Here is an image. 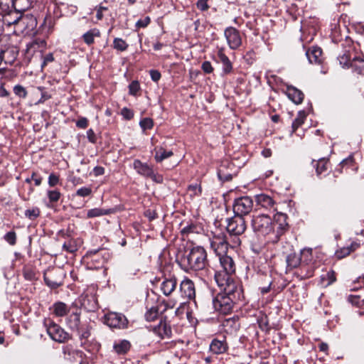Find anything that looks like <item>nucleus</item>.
<instances>
[{"label":"nucleus","mask_w":364,"mask_h":364,"mask_svg":"<svg viewBox=\"0 0 364 364\" xmlns=\"http://www.w3.org/2000/svg\"><path fill=\"white\" fill-rule=\"evenodd\" d=\"M54 60V57L53 53H50L46 54L43 57V61L42 63L41 67L42 68H44L48 63H51Z\"/></svg>","instance_id":"nucleus-60"},{"label":"nucleus","mask_w":364,"mask_h":364,"mask_svg":"<svg viewBox=\"0 0 364 364\" xmlns=\"http://www.w3.org/2000/svg\"><path fill=\"white\" fill-rule=\"evenodd\" d=\"M238 302L239 301L233 300V298L221 292L213 299V305L215 311L223 314H228L231 312L234 305Z\"/></svg>","instance_id":"nucleus-7"},{"label":"nucleus","mask_w":364,"mask_h":364,"mask_svg":"<svg viewBox=\"0 0 364 364\" xmlns=\"http://www.w3.org/2000/svg\"><path fill=\"white\" fill-rule=\"evenodd\" d=\"M107 8L102 6H99L97 10L96 17L97 20H101L103 18V11H107Z\"/></svg>","instance_id":"nucleus-64"},{"label":"nucleus","mask_w":364,"mask_h":364,"mask_svg":"<svg viewBox=\"0 0 364 364\" xmlns=\"http://www.w3.org/2000/svg\"><path fill=\"white\" fill-rule=\"evenodd\" d=\"M47 196L50 203H57L61 197V193L58 190H48Z\"/></svg>","instance_id":"nucleus-41"},{"label":"nucleus","mask_w":364,"mask_h":364,"mask_svg":"<svg viewBox=\"0 0 364 364\" xmlns=\"http://www.w3.org/2000/svg\"><path fill=\"white\" fill-rule=\"evenodd\" d=\"M255 199L257 204L261 207L269 210L275 211L277 210L274 200L269 196L263 193L259 194L255 196Z\"/></svg>","instance_id":"nucleus-20"},{"label":"nucleus","mask_w":364,"mask_h":364,"mask_svg":"<svg viewBox=\"0 0 364 364\" xmlns=\"http://www.w3.org/2000/svg\"><path fill=\"white\" fill-rule=\"evenodd\" d=\"M154 332L161 338H170L171 336V326L166 321H161L157 326L154 328Z\"/></svg>","instance_id":"nucleus-23"},{"label":"nucleus","mask_w":364,"mask_h":364,"mask_svg":"<svg viewBox=\"0 0 364 364\" xmlns=\"http://www.w3.org/2000/svg\"><path fill=\"white\" fill-rule=\"evenodd\" d=\"M180 291L181 296L188 300H193L194 303L196 296V289L194 283L189 279H183L180 284Z\"/></svg>","instance_id":"nucleus-14"},{"label":"nucleus","mask_w":364,"mask_h":364,"mask_svg":"<svg viewBox=\"0 0 364 364\" xmlns=\"http://www.w3.org/2000/svg\"><path fill=\"white\" fill-rule=\"evenodd\" d=\"M301 263L308 264L311 261L312 259V250L311 249H304L301 252Z\"/></svg>","instance_id":"nucleus-40"},{"label":"nucleus","mask_w":364,"mask_h":364,"mask_svg":"<svg viewBox=\"0 0 364 364\" xmlns=\"http://www.w3.org/2000/svg\"><path fill=\"white\" fill-rule=\"evenodd\" d=\"M321 54L322 50L318 47H312L306 52V55L310 63H319L321 62Z\"/></svg>","instance_id":"nucleus-27"},{"label":"nucleus","mask_w":364,"mask_h":364,"mask_svg":"<svg viewBox=\"0 0 364 364\" xmlns=\"http://www.w3.org/2000/svg\"><path fill=\"white\" fill-rule=\"evenodd\" d=\"M4 238L11 245H14L16 242V234L14 231L7 232Z\"/></svg>","instance_id":"nucleus-51"},{"label":"nucleus","mask_w":364,"mask_h":364,"mask_svg":"<svg viewBox=\"0 0 364 364\" xmlns=\"http://www.w3.org/2000/svg\"><path fill=\"white\" fill-rule=\"evenodd\" d=\"M327 280L326 285H330L336 281V276L333 271L328 272L325 275L322 276V280Z\"/></svg>","instance_id":"nucleus-54"},{"label":"nucleus","mask_w":364,"mask_h":364,"mask_svg":"<svg viewBox=\"0 0 364 364\" xmlns=\"http://www.w3.org/2000/svg\"><path fill=\"white\" fill-rule=\"evenodd\" d=\"M0 53L5 64H12L18 55V50L16 46H9Z\"/></svg>","instance_id":"nucleus-18"},{"label":"nucleus","mask_w":364,"mask_h":364,"mask_svg":"<svg viewBox=\"0 0 364 364\" xmlns=\"http://www.w3.org/2000/svg\"><path fill=\"white\" fill-rule=\"evenodd\" d=\"M92 193V188L90 187H82L76 191V195L80 197H86Z\"/></svg>","instance_id":"nucleus-55"},{"label":"nucleus","mask_w":364,"mask_h":364,"mask_svg":"<svg viewBox=\"0 0 364 364\" xmlns=\"http://www.w3.org/2000/svg\"><path fill=\"white\" fill-rule=\"evenodd\" d=\"M105 323L110 328H123L127 326L126 317L116 312H109L105 316Z\"/></svg>","instance_id":"nucleus-13"},{"label":"nucleus","mask_w":364,"mask_h":364,"mask_svg":"<svg viewBox=\"0 0 364 364\" xmlns=\"http://www.w3.org/2000/svg\"><path fill=\"white\" fill-rule=\"evenodd\" d=\"M228 349V343L224 338L222 340L214 338L210 344V350L216 355L223 354Z\"/></svg>","instance_id":"nucleus-19"},{"label":"nucleus","mask_w":364,"mask_h":364,"mask_svg":"<svg viewBox=\"0 0 364 364\" xmlns=\"http://www.w3.org/2000/svg\"><path fill=\"white\" fill-rule=\"evenodd\" d=\"M203 71L205 73H211L213 71V68L209 61H204L201 65Z\"/></svg>","instance_id":"nucleus-58"},{"label":"nucleus","mask_w":364,"mask_h":364,"mask_svg":"<svg viewBox=\"0 0 364 364\" xmlns=\"http://www.w3.org/2000/svg\"><path fill=\"white\" fill-rule=\"evenodd\" d=\"M50 309L56 317H63L68 315L70 311V308H69L65 303L62 301L55 302Z\"/></svg>","instance_id":"nucleus-22"},{"label":"nucleus","mask_w":364,"mask_h":364,"mask_svg":"<svg viewBox=\"0 0 364 364\" xmlns=\"http://www.w3.org/2000/svg\"><path fill=\"white\" fill-rule=\"evenodd\" d=\"M139 125H140L141 128L144 131H145L146 129H152V127L154 126V122H153L152 119H151L149 117H146V118L142 119L140 121Z\"/></svg>","instance_id":"nucleus-45"},{"label":"nucleus","mask_w":364,"mask_h":364,"mask_svg":"<svg viewBox=\"0 0 364 364\" xmlns=\"http://www.w3.org/2000/svg\"><path fill=\"white\" fill-rule=\"evenodd\" d=\"M253 208V200L249 196H243L235 200L233 205L234 213L237 215H246L249 214Z\"/></svg>","instance_id":"nucleus-11"},{"label":"nucleus","mask_w":364,"mask_h":364,"mask_svg":"<svg viewBox=\"0 0 364 364\" xmlns=\"http://www.w3.org/2000/svg\"><path fill=\"white\" fill-rule=\"evenodd\" d=\"M178 263L187 272L203 270L208 264L206 250L201 246L193 247L178 259Z\"/></svg>","instance_id":"nucleus-1"},{"label":"nucleus","mask_w":364,"mask_h":364,"mask_svg":"<svg viewBox=\"0 0 364 364\" xmlns=\"http://www.w3.org/2000/svg\"><path fill=\"white\" fill-rule=\"evenodd\" d=\"M287 95L289 98L296 104L301 103L304 100L303 92L295 87H289Z\"/></svg>","instance_id":"nucleus-30"},{"label":"nucleus","mask_w":364,"mask_h":364,"mask_svg":"<svg viewBox=\"0 0 364 364\" xmlns=\"http://www.w3.org/2000/svg\"><path fill=\"white\" fill-rule=\"evenodd\" d=\"M46 48V42L43 39L36 38L26 45V55L31 58L37 52L42 53Z\"/></svg>","instance_id":"nucleus-15"},{"label":"nucleus","mask_w":364,"mask_h":364,"mask_svg":"<svg viewBox=\"0 0 364 364\" xmlns=\"http://www.w3.org/2000/svg\"><path fill=\"white\" fill-rule=\"evenodd\" d=\"M40 215V210L38 208H33L31 209H28L25 211V216L30 220H35Z\"/></svg>","instance_id":"nucleus-43"},{"label":"nucleus","mask_w":364,"mask_h":364,"mask_svg":"<svg viewBox=\"0 0 364 364\" xmlns=\"http://www.w3.org/2000/svg\"><path fill=\"white\" fill-rule=\"evenodd\" d=\"M100 36V31L97 28H93L84 33L82 38L86 44L91 45L94 43L95 37H99Z\"/></svg>","instance_id":"nucleus-32"},{"label":"nucleus","mask_w":364,"mask_h":364,"mask_svg":"<svg viewBox=\"0 0 364 364\" xmlns=\"http://www.w3.org/2000/svg\"><path fill=\"white\" fill-rule=\"evenodd\" d=\"M226 228L230 235L239 236L245 232L247 226L244 218L235 214L233 217L228 219Z\"/></svg>","instance_id":"nucleus-10"},{"label":"nucleus","mask_w":364,"mask_h":364,"mask_svg":"<svg viewBox=\"0 0 364 364\" xmlns=\"http://www.w3.org/2000/svg\"><path fill=\"white\" fill-rule=\"evenodd\" d=\"M328 164V161L325 158L320 159L316 162V171L318 176L327 171Z\"/></svg>","instance_id":"nucleus-37"},{"label":"nucleus","mask_w":364,"mask_h":364,"mask_svg":"<svg viewBox=\"0 0 364 364\" xmlns=\"http://www.w3.org/2000/svg\"><path fill=\"white\" fill-rule=\"evenodd\" d=\"M109 210H104L102 208H92L87 211V217L89 218L100 217L109 214Z\"/></svg>","instance_id":"nucleus-38"},{"label":"nucleus","mask_w":364,"mask_h":364,"mask_svg":"<svg viewBox=\"0 0 364 364\" xmlns=\"http://www.w3.org/2000/svg\"><path fill=\"white\" fill-rule=\"evenodd\" d=\"M60 182V178H59V176L54 173H51L49 176H48V185L50 187H54L56 185H58Z\"/></svg>","instance_id":"nucleus-53"},{"label":"nucleus","mask_w":364,"mask_h":364,"mask_svg":"<svg viewBox=\"0 0 364 364\" xmlns=\"http://www.w3.org/2000/svg\"><path fill=\"white\" fill-rule=\"evenodd\" d=\"M210 245L218 257L226 254L229 246L226 236L223 232H213V237L210 238Z\"/></svg>","instance_id":"nucleus-8"},{"label":"nucleus","mask_w":364,"mask_h":364,"mask_svg":"<svg viewBox=\"0 0 364 364\" xmlns=\"http://www.w3.org/2000/svg\"><path fill=\"white\" fill-rule=\"evenodd\" d=\"M338 60L340 64L343 67H350V63L352 60H350V58L348 54L344 53L342 55H340L338 57Z\"/></svg>","instance_id":"nucleus-50"},{"label":"nucleus","mask_w":364,"mask_h":364,"mask_svg":"<svg viewBox=\"0 0 364 364\" xmlns=\"http://www.w3.org/2000/svg\"><path fill=\"white\" fill-rule=\"evenodd\" d=\"M305 114L303 112H299L296 118L294 120L292 123V129L293 132H296V130L304 124L305 120Z\"/></svg>","instance_id":"nucleus-42"},{"label":"nucleus","mask_w":364,"mask_h":364,"mask_svg":"<svg viewBox=\"0 0 364 364\" xmlns=\"http://www.w3.org/2000/svg\"><path fill=\"white\" fill-rule=\"evenodd\" d=\"M215 280L218 287L233 300L242 301L244 298L242 287L238 281L235 280L232 275L228 274H215Z\"/></svg>","instance_id":"nucleus-3"},{"label":"nucleus","mask_w":364,"mask_h":364,"mask_svg":"<svg viewBox=\"0 0 364 364\" xmlns=\"http://www.w3.org/2000/svg\"><path fill=\"white\" fill-rule=\"evenodd\" d=\"M251 225L253 231L258 236L267 237L268 242H277L282 234V228L280 230L275 232V223L269 215L265 214L253 215Z\"/></svg>","instance_id":"nucleus-2"},{"label":"nucleus","mask_w":364,"mask_h":364,"mask_svg":"<svg viewBox=\"0 0 364 364\" xmlns=\"http://www.w3.org/2000/svg\"><path fill=\"white\" fill-rule=\"evenodd\" d=\"M350 67L358 74L364 75V60L358 58H353L350 63Z\"/></svg>","instance_id":"nucleus-34"},{"label":"nucleus","mask_w":364,"mask_h":364,"mask_svg":"<svg viewBox=\"0 0 364 364\" xmlns=\"http://www.w3.org/2000/svg\"><path fill=\"white\" fill-rule=\"evenodd\" d=\"M139 90V83L136 80L132 81L129 85V92L132 95H136Z\"/></svg>","instance_id":"nucleus-52"},{"label":"nucleus","mask_w":364,"mask_h":364,"mask_svg":"<svg viewBox=\"0 0 364 364\" xmlns=\"http://www.w3.org/2000/svg\"><path fill=\"white\" fill-rule=\"evenodd\" d=\"M121 114L123 116V117L124 119H128V120L132 119L134 117L133 111L127 107H124L121 110Z\"/></svg>","instance_id":"nucleus-57"},{"label":"nucleus","mask_w":364,"mask_h":364,"mask_svg":"<svg viewBox=\"0 0 364 364\" xmlns=\"http://www.w3.org/2000/svg\"><path fill=\"white\" fill-rule=\"evenodd\" d=\"M63 249L68 252L73 253L77 251V247L74 240H69L63 245Z\"/></svg>","instance_id":"nucleus-46"},{"label":"nucleus","mask_w":364,"mask_h":364,"mask_svg":"<svg viewBox=\"0 0 364 364\" xmlns=\"http://www.w3.org/2000/svg\"><path fill=\"white\" fill-rule=\"evenodd\" d=\"M202 192L201 186L198 183L191 184L188 186L187 189V195L191 198L198 197Z\"/></svg>","instance_id":"nucleus-36"},{"label":"nucleus","mask_w":364,"mask_h":364,"mask_svg":"<svg viewBox=\"0 0 364 364\" xmlns=\"http://www.w3.org/2000/svg\"><path fill=\"white\" fill-rule=\"evenodd\" d=\"M87 136L90 142L95 144L97 141V136L95 132L90 129L87 131Z\"/></svg>","instance_id":"nucleus-59"},{"label":"nucleus","mask_w":364,"mask_h":364,"mask_svg":"<svg viewBox=\"0 0 364 364\" xmlns=\"http://www.w3.org/2000/svg\"><path fill=\"white\" fill-rule=\"evenodd\" d=\"M218 58L223 64V71L225 74L231 73L232 65L228 57L224 53V49L220 48L218 53Z\"/></svg>","instance_id":"nucleus-28"},{"label":"nucleus","mask_w":364,"mask_h":364,"mask_svg":"<svg viewBox=\"0 0 364 364\" xmlns=\"http://www.w3.org/2000/svg\"><path fill=\"white\" fill-rule=\"evenodd\" d=\"M81 341V345L85 346L91 336V327L87 324H82L78 330L75 331Z\"/></svg>","instance_id":"nucleus-26"},{"label":"nucleus","mask_w":364,"mask_h":364,"mask_svg":"<svg viewBox=\"0 0 364 364\" xmlns=\"http://www.w3.org/2000/svg\"><path fill=\"white\" fill-rule=\"evenodd\" d=\"M219 261L223 272H216L215 274H228L232 275L235 271V265L231 257L224 254L223 255L218 256Z\"/></svg>","instance_id":"nucleus-16"},{"label":"nucleus","mask_w":364,"mask_h":364,"mask_svg":"<svg viewBox=\"0 0 364 364\" xmlns=\"http://www.w3.org/2000/svg\"><path fill=\"white\" fill-rule=\"evenodd\" d=\"M150 75L151 80L154 82H158L161 77V73L156 70H150Z\"/></svg>","instance_id":"nucleus-62"},{"label":"nucleus","mask_w":364,"mask_h":364,"mask_svg":"<svg viewBox=\"0 0 364 364\" xmlns=\"http://www.w3.org/2000/svg\"><path fill=\"white\" fill-rule=\"evenodd\" d=\"M177 280L174 277L165 278L161 284V290L166 296H169L176 288Z\"/></svg>","instance_id":"nucleus-21"},{"label":"nucleus","mask_w":364,"mask_h":364,"mask_svg":"<svg viewBox=\"0 0 364 364\" xmlns=\"http://www.w3.org/2000/svg\"><path fill=\"white\" fill-rule=\"evenodd\" d=\"M229 48L237 50L242 45V37L240 31L234 27H228L224 31Z\"/></svg>","instance_id":"nucleus-12"},{"label":"nucleus","mask_w":364,"mask_h":364,"mask_svg":"<svg viewBox=\"0 0 364 364\" xmlns=\"http://www.w3.org/2000/svg\"><path fill=\"white\" fill-rule=\"evenodd\" d=\"M301 258L299 255L295 253L289 254L287 257V267L289 269H294L297 267L300 264Z\"/></svg>","instance_id":"nucleus-35"},{"label":"nucleus","mask_w":364,"mask_h":364,"mask_svg":"<svg viewBox=\"0 0 364 364\" xmlns=\"http://www.w3.org/2000/svg\"><path fill=\"white\" fill-rule=\"evenodd\" d=\"M151 22V19L149 16H146L142 19H139L136 23V27L137 28H146Z\"/></svg>","instance_id":"nucleus-56"},{"label":"nucleus","mask_w":364,"mask_h":364,"mask_svg":"<svg viewBox=\"0 0 364 364\" xmlns=\"http://www.w3.org/2000/svg\"><path fill=\"white\" fill-rule=\"evenodd\" d=\"M80 309L76 308L75 311H72V313L68 316L66 319V323L68 328L75 331V330H78L80 326L83 323H81L80 321Z\"/></svg>","instance_id":"nucleus-17"},{"label":"nucleus","mask_w":364,"mask_h":364,"mask_svg":"<svg viewBox=\"0 0 364 364\" xmlns=\"http://www.w3.org/2000/svg\"><path fill=\"white\" fill-rule=\"evenodd\" d=\"M112 46H113L114 49L122 52V51H125L128 48L129 45L122 38H115L113 41Z\"/></svg>","instance_id":"nucleus-39"},{"label":"nucleus","mask_w":364,"mask_h":364,"mask_svg":"<svg viewBox=\"0 0 364 364\" xmlns=\"http://www.w3.org/2000/svg\"><path fill=\"white\" fill-rule=\"evenodd\" d=\"M131 347L130 343L127 340L115 342L113 345L114 352L119 355H124L128 352Z\"/></svg>","instance_id":"nucleus-29"},{"label":"nucleus","mask_w":364,"mask_h":364,"mask_svg":"<svg viewBox=\"0 0 364 364\" xmlns=\"http://www.w3.org/2000/svg\"><path fill=\"white\" fill-rule=\"evenodd\" d=\"M173 154L171 151H166L162 147L159 149L156 148L154 159L157 162H161L164 159L173 156Z\"/></svg>","instance_id":"nucleus-31"},{"label":"nucleus","mask_w":364,"mask_h":364,"mask_svg":"<svg viewBox=\"0 0 364 364\" xmlns=\"http://www.w3.org/2000/svg\"><path fill=\"white\" fill-rule=\"evenodd\" d=\"M65 273L60 269H53L44 273L46 284L50 289H56L63 285Z\"/></svg>","instance_id":"nucleus-9"},{"label":"nucleus","mask_w":364,"mask_h":364,"mask_svg":"<svg viewBox=\"0 0 364 364\" xmlns=\"http://www.w3.org/2000/svg\"><path fill=\"white\" fill-rule=\"evenodd\" d=\"M133 166L138 173L145 177H149L152 174L153 168L147 164H144L139 160H134Z\"/></svg>","instance_id":"nucleus-25"},{"label":"nucleus","mask_w":364,"mask_h":364,"mask_svg":"<svg viewBox=\"0 0 364 364\" xmlns=\"http://www.w3.org/2000/svg\"><path fill=\"white\" fill-rule=\"evenodd\" d=\"M207 2L208 0H198L196 4L198 9L201 11L207 10L209 8Z\"/></svg>","instance_id":"nucleus-61"},{"label":"nucleus","mask_w":364,"mask_h":364,"mask_svg":"<svg viewBox=\"0 0 364 364\" xmlns=\"http://www.w3.org/2000/svg\"><path fill=\"white\" fill-rule=\"evenodd\" d=\"M21 14L14 6H11L9 2L0 0V16L2 17V19L0 20L2 26L4 24L15 28L18 20L21 18Z\"/></svg>","instance_id":"nucleus-4"},{"label":"nucleus","mask_w":364,"mask_h":364,"mask_svg":"<svg viewBox=\"0 0 364 364\" xmlns=\"http://www.w3.org/2000/svg\"><path fill=\"white\" fill-rule=\"evenodd\" d=\"M158 316V310L155 307H151L145 314V318L148 321H154Z\"/></svg>","instance_id":"nucleus-48"},{"label":"nucleus","mask_w":364,"mask_h":364,"mask_svg":"<svg viewBox=\"0 0 364 364\" xmlns=\"http://www.w3.org/2000/svg\"><path fill=\"white\" fill-rule=\"evenodd\" d=\"M14 92L16 95L21 98H26L28 92L24 87L20 85H15L14 87Z\"/></svg>","instance_id":"nucleus-47"},{"label":"nucleus","mask_w":364,"mask_h":364,"mask_svg":"<svg viewBox=\"0 0 364 364\" xmlns=\"http://www.w3.org/2000/svg\"><path fill=\"white\" fill-rule=\"evenodd\" d=\"M348 299L353 305L357 306H364V299H361L360 295H349Z\"/></svg>","instance_id":"nucleus-44"},{"label":"nucleus","mask_w":364,"mask_h":364,"mask_svg":"<svg viewBox=\"0 0 364 364\" xmlns=\"http://www.w3.org/2000/svg\"><path fill=\"white\" fill-rule=\"evenodd\" d=\"M11 6L17 9L21 13L27 10L31 6L29 0H11Z\"/></svg>","instance_id":"nucleus-33"},{"label":"nucleus","mask_w":364,"mask_h":364,"mask_svg":"<svg viewBox=\"0 0 364 364\" xmlns=\"http://www.w3.org/2000/svg\"><path fill=\"white\" fill-rule=\"evenodd\" d=\"M359 247L360 243L357 242H352L350 245L341 247L336 252L335 255L338 259H343L357 250Z\"/></svg>","instance_id":"nucleus-24"},{"label":"nucleus","mask_w":364,"mask_h":364,"mask_svg":"<svg viewBox=\"0 0 364 364\" xmlns=\"http://www.w3.org/2000/svg\"><path fill=\"white\" fill-rule=\"evenodd\" d=\"M76 125L77 127H78L79 128H82V129H85L87 127L88 125V121L86 118L85 117H82V118H80V119L77 120V122H76Z\"/></svg>","instance_id":"nucleus-63"},{"label":"nucleus","mask_w":364,"mask_h":364,"mask_svg":"<svg viewBox=\"0 0 364 364\" xmlns=\"http://www.w3.org/2000/svg\"><path fill=\"white\" fill-rule=\"evenodd\" d=\"M36 18L31 14H22L18 20L13 33L16 35L28 34L36 26Z\"/></svg>","instance_id":"nucleus-6"},{"label":"nucleus","mask_w":364,"mask_h":364,"mask_svg":"<svg viewBox=\"0 0 364 364\" xmlns=\"http://www.w3.org/2000/svg\"><path fill=\"white\" fill-rule=\"evenodd\" d=\"M43 325L50 338L58 343H65L70 339V336L61 326L50 318H46Z\"/></svg>","instance_id":"nucleus-5"},{"label":"nucleus","mask_w":364,"mask_h":364,"mask_svg":"<svg viewBox=\"0 0 364 364\" xmlns=\"http://www.w3.org/2000/svg\"><path fill=\"white\" fill-rule=\"evenodd\" d=\"M38 90L41 92V97L36 104H43L46 100L51 98V95L45 91V88L43 87H38Z\"/></svg>","instance_id":"nucleus-49"}]
</instances>
